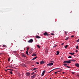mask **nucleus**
I'll return each mask as SVG.
<instances>
[{"label":"nucleus","instance_id":"nucleus-1","mask_svg":"<svg viewBox=\"0 0 79 79\" xmlns=\"http://www.w3.org/2000/svg\"><path fill=\"white\" fill-rule=\"evenodd\" d=\"M63 63H71V62L70 61V60H66V61H64L63 62Z\"/></svg>","mask_w":79,"mask_h":79},{"label":"nucleus","instance_id":"nucleus-2","mask_svg":"<svg viewBox=\"0 0 79 79\" xmlns=\"http://www.w3.org/2000/svg\"><path fill=\"white\" fill-rule=\"evenodd\" d=\"M22 57H24V58H26V54L24 53H22Z\"/></svg>","mask_w":79,"mask_h":79},{"label":"nucleus","instance_id":"nucleus-3","mask_svg":"<svg viewBox=\"0 0 79 79\" xmlns=\"http://www.w3.org/2000/svg\"><path fill=\"white\" fill-rule=\"evenodd\" d=\"M53 65V63H50L47 64V66H52Z\"/></svg>","mask_w":79,"mask_h":79},{"label":"nucleus","instance_id":"nucleus-4","mask_svg":"<svg viewBox=\"0 0 79 79\" xmlns=\"http://www.w3.org/2000/svg\"><path fill=\"white\" fill-rule=\"evenodd\" d=\"M33 42V40L32 39H31L29 41H28V42L29 43H32Z\"/></svg>","mask_w":79,"mask_h":79},{"label":"nucleus","instance_id":"nucleus-5","mask_svg":"<svg viewBox=\"0 0 79 79\" xmlns=\"http://www.w3.org/2000/svg\"><path fill=\"white\" fill-rule=\"evenodd\" d=\"M35 76H37V75L35 74L34 75L31 76V77L32 79H33L34 78V77H35Z\"/></svg>","mask_w":79,"mask_h":79},{"label":"nucleus","instance_id":"nucleus-6","mask_svg":"<svg viewBox=\"0 0 79 79\" xmlns=\"http://www.w3.org/2000/svg\"><path fill=\"white\" fill-rule=\"evenodd\" d=\"M45 70L43 71L42 73V75H41L42 76H43L44 75V74H45Z\"/></svg>","mask_w":79,"mask_h":79},{"label":"nucleus","instance_id":"nucleus-7","mask_svg":"<svg viewBox=\"0 0 79 79\" xmlns=\"http://www.w3.org/2000/svg\"><path fill=\"white\" fill-rule=\"evenodd\" d=\"M26 76H30V73H26Z\"/></svg>","mask_w":79,"mask_h":79},{"label":"nucleus","instance_id":"nucleus-8","mask_svg":"<svg viewBox=\"0 0 79 79\" xmlns=\"http://www.w3.org/2000/svg\"><path fill=\"white\" fill-rule=\"evenodd\" d=\"M75 66L77 67V68H79V64L78 63H76L75 64Z\"/></svg>","mask_w":79,"mask_h":79},{"label":"nucleus","instance_id":"nucleus-9","mask_svg":"<svg viewBox=\"0 0 79 79\" xmlns=\"http://www.w3.org/2000/svg\"><path fill=\"white\" fill-rule=\"evenodd\" d=\"M44 35H48V33L47 32H45L44 33Z\"/></svg>","mask_w":79,"mask_h":79},{"label":"nucleus","instance_id":"nucleus-10","mask_svg":"<svg viewBox=\"0 0 79 79\" xmlns=\"http://www.w3.org/2000/svg\"><path fill=\"white\" fill-rule=\"evenodd\" d=\"M69 54L70 55H74L75 54V53L74 52H73V53L72 52H69Z\"/></svg>","mask_w":79,"mask_h":79},{"label":"nucleus","instance_id":"nucleus-11","mask_svg":"<svg viewBox=\"0 0 79 79\" xmlns=\"http://www.w3.org/2000/svg\"><path fill=\"white\" fill-rule=\"evenodd\" d=\"M70 61H73L74 62H75L76 61V60H73V59H72L70 60Z\"/></svg>","mask_w":79,"mask_h":79},{"label":"nucleus","instance_id":"nucleus-12","mask_svg":"<svg viewBox=\"0 0 79 79\" xmlns=\"http://www.w3.org/2000/svg\"><path fill=\"white\" fill-rule=\"evenodd\" d=\"M2 47H5L6 48H7V46L5 45H3L2 46Z\"/></svg>","mask_w":79,"mask_h":79},{"label":"nucleus","instance_id":"nucleus-13","mask_svg":"<svg viewBox=\"0 0 79 79\" xmlns=\"http://www.w3.org/2000/svg\"><path fill=\"white\" fill-rule=\"evenodd\" d=\"M40 63V64H44V61H41Z\"/></svg>","mask_w":79,"mask_h":79},{"label":"nucleus","instance_id":"nucleus-14","mask_svg":"<svg viewBox=\"0 0 79 79\" xmlns=\"http://www.w3.org/2000/svg\"><path fill=\"white\" fill-rule=\"evenodd\" d=\"M36 38H37V39H40V36L37 35L36 36Z\"/></svg>","mask_w":79,"mask_h":79},{"label":"nucleus","instance_id":"nucleus-15","mask_svg":"<svg viewBox=\"0 0 79 79\" xmlns=\"http://www.w3.org/2000/svg\"><path fill=\"white\" fill-rule=\"evenodd\" d=\"M68 45H66L65 46H64L65 48H68Z\"/></svg>","mask_w":79,"mask_h":79},{"label":"nucleus","instance_id":"nucleus-16","mask_svg":"<svg viewBox=\"0 0 79 79\" xmlns=\"http://www.w3.org/2000/svg\"><path fill=\"white\" fill-rule=\"evenodd\" d=\"M63 65H64V66H67V64L66 63L63 64Z\"/></svg>","mask_w":79,"mask_h":79},{"label":"nucleus","instance_id":"nucleus-17","mask_svg":"<svg viewBox=\"0 0 79 79\" xmlns=\"http://www.w3.org/2000/svg\"><path fill=\"white\" fill-rule=\"evenodd\" d=\"M37 56H36V57H34V58L32 59V60H35V59H36V58H37Z\"/></svg>","mask_w":79,"mask_h":79},{"label":"nucleus","instance_id":"nucleus-18","mask_svg":"<svg viewBox=\"0 0 79 79\" xmlns=\"http://www.w3.org/2000/svg\"><path fill=\"white\" fill-rule=\"evenodd\" d=\"M59 53H60V52L59 51H57V53H56V55H58L59 54Z\"/></svg>","mask_w":79,"mask_h":79},{"label":"nucleus","instance_id":"nucleus-19","mask_svg":"<svg viewBox=\"0 0 79 79\" xmlns=\"http://www.w3.org/2000/svg\"><path fill=\"white\" fill-rule=\"evenodd\" d=\"M26 54L27 55H29V54H28V51H26Z\"/></svg>","mask_w":79,"mask_h":79},{"label":"nucleus","instance_id":"nucleus-20","mask_svg":"<svg viewBox=\"0 0 79 79\" xmlns=\"http://www.w3.org/2000/svg\"><path fill=\"white\" fill-rule=\"evenodd\" d=\"M32 56H36V53H35V54H33L32 55Z\"/></svg>","mask_w":79,"mask_h":79},{"label":"nucleus","instance_id":"nucleus-21","mask_svg":"<svg viewBox=\"0 0 79 79\" xmlns=\"http://www.w3.org/2000/svg\"><path fill=\"white\" fill-rule=\"evenodd\" d=\"M79 48V47L78 46H77L76 47V48L77 50H78V48Z\"/></svg>","mask_w":79,"mask_h":79},{"label":"nucleus","instance_id":"nucleus-22","mask_svg":"<svg viewBox=\"0 0 79 79\" xmlns=\"http://www.w3.org/2000/svg\"><path fill=\"white\" fill-rule=\"evenodd\" d=\"M37 47L38 48H40V46L39 45H37Z\"/></svg>","mask_w":79,"mask_h":79},{"label":"nucleus","instance_id":"nucleus-23","mask_svg":"<svg viewBox=\"0 0 79 79\" xmlns=\"http://www.w3.org/2000/svg\"><path fill=\"white\" fill-rule=\"evenodd\" d=\"M69 39V37H67L66 39H65V40H67Z\"/></svg>","mask_w":79,"mask_h":79},{"label":"nucleus","instance_id":"nucleus-24","mask_svg":"<svg viewBox=\"0 0 79 79\" xmlns=\"http://www.w3.org/2000/svg\"><path fill=\"white\" fill-rule=\"evenodd\" d=\"M10 74H13V72H12V71H10Z\"/></svg>","mask_w":79,"mask_h":79},{"label":"nucleus","instance_id":"nucleus-25","mask_svg":"<svg viewBox=\"0 0 79 79\" xmlns=\"http://www.w3.org/2000/svg\"><path fill=\"white\" fill-rule=\"evenodd\" d=\"M66 67H67L68 68H71V67H69L68 66H66Z\"/></svg>","mask_w":79,"mask_h":79},{"label":"nucleus","instance_id":"nucleus-26","mask_svg":"<svg viewBox=\"0 0 79 79\" xmlns=\"http://www.w3.org/2000/svg\"><path fill=\"white\" fill-rule=\"evenodd\" d=\"M76 42L77 43L79 42V39L77 40H76Z\"/></svg>","mask_w":79,"mask_h":79},{"label":"nucleus","instance_id":"nucleus-27","mask_svg":"<svg viewBox=\"0 0 79 79\" xmlns=\"http://www.w3.org/2000/svg\"><path fill=\"white\" fill-rule=\"evenodd\" d=\"M72 58V56H69L68 57L69 58Z\"/></svg>","mask_w":79,"mask_h":79},{"label":"nucleus","instance_id":"nucleus-28","mask_svg":"<svg viewBox=\"0 0 79 79\" xmlns=\"http://www.w3.org/2000/svg\"><path fill=\"white\" fill-rule=\"evenodd\" d=\"M8 70H10V71H13V69H8Z\"/></svg>","mask_w":79,"mask_h":79},{"label":"nucleus","instance_id":"nucleus-29","mask_svg":"<svg viewBox=\"0 0 79 79\" xmlns=\"http://www.w3.org/2000/svg\"><path fill=\"white\" fill-rule=\"evenodd\" d=\"M37 64H39V63L38 62H37L36 63Z\"/></svg>","mask_w":79,"mask_h":79},{"label":"nucleus","instance_id":"nucleus-30","mask_svg":"<svg viewBox=\"0 0 79 79\" xmlns=\"http://www.w3.org/2000/svg\"><path fill=\"white\" fill-rule=\"evenodd\" d=\"M28 50H29V48H27V51H28Z\"/></svg>","mask_w":79,"mask_h":79},{"label":"nucleus","instance_id":"nucleus-31","mask_svg":"<svg viewBox=\"0 0 79 79\" xmlns=\"http://www.w3.org/2000/svg\"><path fill=\"white\" fill-rule=\"evenodd\" d=\"M72 74H74V72H71Z\"/></svg>","mask_w":79,"mask_h":79},{"label":"nucleus","instance_id":"nucleus-32","mask_svg":"<svg viewBox=\"0 0 79 79\" xmlns=\"http://www.w3.org/2000/svg\"><path fill=\"white\" fill-rule=\"evenodd\" d=\"M37 69V68H35L33 69V70H35V69Z\"/></svg>","mask_w":79,"mask_h":79},{"label":"nucleus","instance_id":"nucleus-33","mask_svg":"<svg viewBox=\"0 0 79 79\" xmlns=\"http://www.w3.org/2000/svg\"><path fill=\"white\" fill-rule=\"evenodd\" d=\"M74 37V36L73 35L71 36V37L72 38H73V37Z\"/></svg>","mask_w":79,"mask_h":79},{"label":"nucleus","instance_id":"nucleus-34","mask_svg":"<svg viewBox=\"0 0 79 79\" xmlns=\"http://www.w3.org/2000/svg\"><path fill=\"white\" fill-rule=\"evenodd\" d=\"M8 61H10V58H9L8 59Z\"/></svg>","mask_w":79,"mask_h":79},{"label":"nucleus","instance_id":"nucleus-35","mask_svg":"<svg viewBox=\"0 0 79 79\" xmlns=\"http://www.w3.org/2000/svg\"><path fill=\"white\" fill-rule=\"evenodd\" d=\"M56 47V45H55L53 46V48H55V47Z\"/></svg>","mask_w":79,"mask_h":79},{"label":"nucleus","instance_id":"nucleus-36","mask_svg":"<svg viewBox=\"0 0 79 79\" xmlns=\"http://www.w3.org/2000/svg\"><path fill=\"white\" fill-rule=\"evenodd\" d=\"M51 35H54V34L53 33H51Z\"/></svg>","mask_w":79,"mask_h":79},{"label":"nucleus","instance_id":"nucleus-37","mask_svg":"<svg viewBox=\"0 0 79 79\" xmlns=\"http://www.w3.org/2000/svg\"><path fill=\"white\" fill-rule=\"evenodd\" d=\"M64 45V43H62L61 44V45Z\"/></svg>","mask_w":79,"mask_h":79},{"label":"nucleus","instance_id":"nucleus-38","mask_svg":"<svg viewBox=\"0 0 79 79\" xmlns=\"http://www.w3.org/2000/svg\"><path fill=\"white\" fill-rule=\"evenodd\" d=\"M30 54H31V53H32V51H30Z\"/></svg>","mask_w":79,"mask_h":79},{"label":"nucleus","instance_id":"nucleus-39","mask_svg":"<svg viewBox=\"0 0 79 79\" xmlns=\"http://www.w3.org/2000/svg\"><path fill=\"white\" fill-rule=\"evenodd\" d=\"M54 73H55V74H57V72H55Z\"/></svg>","mask_w":79,"mask_h":79},{"label":"nucleus","instance_id":"nucleus-40","mask_svg":"<svg viewBox=\"0 0 79 79\" xmlns=\"http://www.w3.org/2000/svg\"><path fill=\"white\" fill-rule=\"evenodd\" d=\"M35 73H36L37 72V70H35Z\"/></svg>","mask_w":79,"mask_h":79},{"label":"nucleus","instance_id":"nucleus-41","mask_svg":"<svg viewBox=\"0 0 79 79\" xmlns=\"http://www.w3.org/2000/svg\"><path fill=\"white\" fill-rule=\"evenodd\" d=\"M32 74H34V73H33L31 74V75H32Z\"/></svg>","mask_w":79,"mask_h":79},{"label":"nucleus","instance_id":"nucleus-42","mask_svg":"<svg viewBox=\"0 0 79 79\" xmlns=\"http://www.w3.org/2000/svg\"><path fill=\"white\" fill-rule=\"evenodd\" d=\"M59 71H62V69H60Z\"/></svg>","mask_w":79,"mask_h":79},{"label":"nucleus","instance_id":"nucleus-43","mask_svg":"<svg viewBox=\"0 0 79 79\" xmlns=\"http://www.w3.org/2000/svg\"><path fill=\"white\" fill-rule=\"evenodd\" d=\"M5 71H6V72L7 71V70H5Z\"/></svg>","mask_w":79,"mask_h":79},{"label":"nucleus","instance_id":"nucleus-44","mask_svg":"<svg viewBox=\"0 0 79 79\" xmlns=\"http://www.w3.org/2000/svg\"><path fill=\"white\" fill-rule=\"evenodd\" d=\"M78 52V51H77V50H76V52Z\"/></svg>","mask_w":79,"mask_h":79},{"label":"nucleus","instance_id":"nucleus-45","mask_svg":"<svg viewBox=\"0 0 79 79\" xmlns=\"http://www.w3.org/2000/svg\"><path fill=\"white\" fill-rule=\"evenodd\" d=\"M62 73H63V74H64L65 73H64V72H63Z\"/></svg>","mask_w":79,"mask_h":79},{"label":"nucleus","instance_id":"nucleus-46","mask_svg":"<svg viewBox=\"0 0 79 79\" xmlns=\"http://www.w3.org/2000/svg\"><path fill=\"white\" fill-rule=\"evenodd\" d=\"M35 53H36V52H35Z\"/></svg>","mask_w":79,"mask_h":79},{"label":"nucleus","instance_id":"nucleus-47","mask_svg":"<svg viewBox=\"0 0 79 79\" xmlns=\"http://www.w3.org/2000/svg\"><path fill=\"white\" fill-rule=\"evenodd\" d=\"M65 34H66V32H65Z\"/></svg>","mask_w":79,"mask_h":79},{"label":"nucleus","instance_id":"nucleus-48","mask_svg":"<svg viewBox=\"0 0 79 79\" xmlns=\"http://www.w3.org/2000/svg\"><path fill=\"white\" fill-rule=\"evenodd\" d=\"M52 32H54V31H53Z\"/></svg>","mask_w":79,"mask_h":79},{"label":"nucleus","instance_id":"nucleus-49","mask_svg":"<svg viewBox=\"0 0 79 79\" xmlns=\"http://www.w3.org/2000/svg\"><path fill=\"white\" fill-rule=\"evenodd\" d=\"M23 65H24V66H25V64H23Z\"/></svg>","mask_w":79,"mask_h":79},{"label":"nucleus","instance_id":"nucleus-50","mask_svg":"<svg viewBox=\"0 0 79 79\" xmlns=\"http://www.w3.org/2000/svg\"><path fill=\"white\" fill-rule=\"evenodd\" d=\"M52 63H54V62L53 61V62H52Z\"/></svg>","mask_w":79,"mask_h":79},{"label":"nucleus","instance_id":"nucleus-51","mask_svg":"<svg viewBox=\"0 0 79 79\" xmlns=\"http://www.w3.org/2000/svg\"><path fill=\"white\" fill-rule=\"evenodd\" d=\"M34 66V65H33V66Z\"/></svg>","mask_w":79,"mask_h":79},{"label":"nucleus","instance_id":"nucleus-52","mask_svg":"<svg viewBox=\"0 0 79 79\" xmlns=\"http://www.w3.org/2000/svg\"><path fill=\"white\" fill-rule=\"evenodd\" d=\"M54 69H53V70H52V71H53V70H54Z\"/></svg>","mask_w":79,"mask_h":79},{"label":"nucleus","instance_id":"nucleus-53","mask_svg":"<svg viewBox=\"0 0 79 79\" xmlns=\"http://www.w3.org/2000/svg\"><path fill=\"white\" fill-rule=\"evenodd\" d=\"M57 69H59V68H57Z\"/></svg>","mask_w":79,"mask_h":79},{"label":"nucleus","instance_id":"nucleus-54","mask_svg":"<svg viewBox=\"0 0 79 79\" xmlns=\"http://www.w3.org/2000/svg\"><path fill=\"white\" fill-rule=\"evenodd\" d=\"M50 79H52V78H50Z\"/></svg>","mask_w":79,"mask_h":79},{"label":"nucleus","instance_id":"nucleus-55","mask_svg":"<svg viewBox=\"0 0 79 79\" xmlns=\"http://www.w3.org/2000/svg\"><path fill=\"white\" fill-rule=\"evenodd\" d=\"M78 76H79V75Z\"/></svg>","mask_w":79,"mask_h":79}]
</instances>
